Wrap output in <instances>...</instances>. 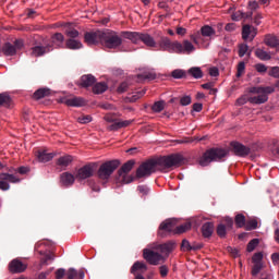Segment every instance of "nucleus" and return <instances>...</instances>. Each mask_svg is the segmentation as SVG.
Returning a JSON list of instances; mask_svg holds the SVG:
<instances>
[{
	"label": "nucleus",
	"mask_w": 279,
	"mask_h": 279,
	"mask_svg": "<svg viewBox=\"0 0 279 279\" xmlns=\"http://www.w3.org/2000/svg\"><path fill=\"white\" fill-rule=\"evenodd\" d=\"M181 162L182 156L180 155H170L159 159L147 160L138 167L136 178H149V175L156 173V171H167V169H171V167H178Z\"/></svg>",
	"instance_id": "nucleus-1"
},
{
	"label": "nucleus",
	"mask_w": 279,
	"mask_h": 279,
	"mask_svg": "<svg viewBox=\"0 0 279 279\" xmlns=\"http://www.w3.org/2000/svg\"><path fill=\"white\" fill-rule=\"evenodd\" d=\"M159 47L161 51H168V53H186L189 56L195 51V46L187 39L180 43L178 40L171 41L169 37H161Z\"/></svg>",
	"instance_id": "nucleus-2"
},
{
	"label": "nucleus",
	"mask_w": 279,
	"mask_h": 279,
	"mask_svg": "<svg viewBox=\"0 0 279 279\" xmlns=\"http://www.w3.org/2000/svg\"><path fill=\"white\" fill-rule=\"evenodd\" d=\"M276 87L274 86H267V87H251L250 93L257 96L248 97L250 104L260 105L266 104V101L269 100V96L271 93H275Z\"/></svg>",
	"instance_id": "nucleus-3"
},
{
	"label": "nucleus",
	"mask_w": 279,
	"mask_h": 279,
	"mask_svg": "<svg viewBox=\"0 0 279 279\" xmlns=\"http://www.w3.org/2000/svg\"><path fill=\"white\" fill-rule=\"evenodd\" d=\"M228 156V151L221 148H211L203 154L199 159L201 167H208L210 162H219L222 158Z\"/></svg>",
	"instance_id": "nucleus-4"
},
{
	"label": "nucleus",
	"mask_w": 279,
	"mask_h": 279,
	"mask_svg": "<svg viewBox=\"0 0 279 279\" xmlns=\"http://www.w3.org/2000/svg\"><path fill=\"white\" fill-rule=\"evenodd\" d=\"M123 43V39L119 34L111 29L102 31V47L107 49H119Z\"/></svg>",
	"instance_id": "nucleus-5"
},
{
	"label": "nucleus",
	"mask_w": 279,
	"mask_h": 279,
	"mask_svg": "<svg viewBox=\"0 0 279 279\" xmlns=\"http://www.w3.org/2000/svg\"><path fill=\"white\" fill-rule=\"evenodd\" d=\"M134 160H129L121 167L116 179L118 184H130L131 182H134V177L129 174L131 170L134 169Z\"/></svg>",
	"instance_id": "nucleus-6"
},
{
	"label": "nucleus",
	"mask_w": 279,
	"mask_h": 279,
	"mask_svg": "<svg viewBox=\"0 0 279 279\" xmlns=\"http://www.w3.org/2000/svg\"><path fill=\"white\" fill-rule=\"evenodd\" d=\"M119 165H121L119 160H110L102 163L98 169V178L100 180H109L110 175L119 169Z\"/></svg>",
	"instance_id": "nucleus-7"
},
{
	"label": "nucleus",
	"mask_w": 279,
	"mask_h": 279,
	"mask_svg": "<svg viewBox=\"0 0 279 279\" xmlns=\"http://www.w3.org/2000/svg\"><path fill=\"white\" fill-rule=\"evenodd\" d=\"M144 259L149 263V265H160V263H165L166 257H163L159 251H154L149 248H145L143 251Z\"/></svg>",
	"instance_id": "nucleus-8"
},
{
	"label": "nucleus",
	"mask_w": 279,
	"mask_h": 279,
	"mask_svg": "<svg viewBox=\"0 0 279 279\" xmlns=\"http://www.w3.org/2000/svg\"><path fill=\"white\" fill-rule=\"evenodd\" d=\"M96 169H97L96 163L94 162L87 163L77 170L75 178L78 181L88 180V178H93Z\"/></svg>",
	"instance_id": "nucleus-9"
},
{
	"label": "nucleus",
	"mask_w": 279,
	"mask_h": 279,
	"mask_svg": "<svg viewBox=\"0 0 279 279\" xmlns=\"http://www.w3.org/2000/svg\"><path fill=\"white\" fill-rule=\"evenodd\" d=\"M215 28L210 27L209 25H205L201 28V33L191 35V39L195 45H202V36L205 38H210V36H215Z\"/></svg>",
	"instance_id": "nucleus-10"
},
{
	"label": "nucleus",
	"mask_w": 279,
	"mask_h": 279,
	"mask_svg": "<svg viewBox=\"0 0 279 279\" xmlns=\"http://www.w3.org/2000/svg\"><path fill=\"white\" fill-rule=\"evenodd\" d=\"M153 250L159 252V254L167 260V258H169V254L175 250V242L170 241L163 244H157L153 247Z\"/></svg>",
	"instance_id": "nucleus-11"
},
{
	"label": "nucleus",
	"mask_w": 279,
	"mask_h": 279,
	"mask_svg": "<svg viewBox=\"0 0 279 279\" xmlns=\"http://www.w3.org/2000/svg\"><path fill=\"white\" fill-rule=\"evenodd\" d=\"M102 35L104 31H96L94 33H86L85 34V43L90 47L93 45H101L102 43Z\"/></svg>",
	"instance_id": "nucleus-12"
},
{
	"label": "nucleus",
	"mask_w": 279,
	"mask_h": 279,
	"mask_svg": "<svg viewBox=\"0 0 279 279\" xmlns=\"http://www.w3.org/2000/svg\"><path fill=\"white\" fill-rule=\"evenodd\" d=\"M27 269V264L23 263L19 258H14L9 263L10 274H23Z\"/></svg>",
	"instance_id": "nucleus-13"
},
{
	"label": "nucleus",
	"mask_w": 279,
	"mask_h": 279,
	"mask_svg": "<svg viewBox=\"0 0 279 279\" xmlns=\"http://www.w3.org/2000/svg\"><path fill=\"white\" fill-rule=\"evenodd\" d=\"M50 51H53V46H51V44L46 46H35L31 48L29 56L33 58H40V56H45V53H49Z\"/></svg>",
	"instance_id": "nucleus-14"
},
{
	"label": "nucleus",
	"mask_w": 279,
	"mask_h": 279,
	"mask_svg": "<svg viewBox=\"0 0 279 279\" xmlns=\"http://www.w3.org/2000/svg\"><path fill=\"white\" fill-rule=\"evenodd\" d=\"M256 27L244 25L242 28V38L243 40H254L256 38Z\"/></svg>",
	"instance_id": "nucleus-15"
},
{
	"label": "nucleus",
	"mask_w": 279,
	"mask_h": 279,
	"mask_svg": "<svg viewBox=\"0 0 279 279\" xmlns=\"http://www.w3.org/2000/svg\"><path fill=\"white\" fill-rule=\"evenodd\" d=\"M145 271H147V264L145 262H135L131 267V274L133 276H142Z\"/></svg>",
	"instance_id": "nucleus-16"
},
{
	"label": "nucleus",
	"mask_w": 279,
	"mask_h": 279,
	"mask_svg": "<svg viewBox=\"0 0 279 279\" xmlns=\"http://www.w3.org/2000/svg\"><path fill=\"white\" fill-rule=\"evenodd\" d=\"M123 37L131 40L134 45H138L143 38V33L140 32H124Z\"/></svg>",
	"instance_id": "nucleus-17"
},
{
	"label": "nucleus",
	"mask_w": 279,
	"mask_h": 279,
	"mask_svg": "<svg viewBox=\"0 0 279 279\" xmlns=\"http://www.w3.org/2000/svg\"><path fill=\"white\" fill-rule=\"evenodd\" d=\"M233 151L236 156H248L250 155V148L244 146L241 143H233L232 144Z\"/></svg>",
	"instance_id": "nucleus-18"
},
{
	"label": "nucleus",
	"mask_w": 279,
	"mask_h": 279,
	"mask_svg": "<svg viewBox=\"0 0 279 279\" xmlns=\"http://www.w3.org/2000/svg\"><path fill=\"white\" fill-rule=\"evenodd\" d=\"M65 106H70L72 108H80L86 104L82 97H72V98H66L64 101Z\"/></svg>",
	"instance_id": "nucleus-19"
},
{
	"label": "nucleus",
	"mask_w": 279,
	"mask_h": 279,
	"mask_svg": "<svg viewBox=\"0 0 279 279\" xmlns=\"http://www.w3.org/2000/svg\"><path fill=\"white\" fill-rule=\"evenodd\" d=\"M141 43H144V45L146 47H150L153 49H155L156 47H158V43H156V39H154V37L147 33H142V40Z\"/></svg>",
	"instance_id": "nucleus-20"
},
{
	"label": "nucleus",
	"mask_w": 279,
	"mask_h": 279,
	"mask_svg": "<svg viewBox=\"0 0 279 279\" xmlns=\"http://www.w3.org/2000/svg\"><path fill=\"white\" fill-rule=\"evenodd\" d=\"M60 180L63 186H73L75 183V175L71 174L70 172H63Z\"/></svg>",
	"instance_id": "nucleus-21"
},
{
	"label": "nucleus",
	"mask_w": 279,
	"mask_h": 279,
	"mask_svg": "<svg viewBox=\"0 0 279 279\" xmlns=\"http://www.w3.org/2000/svg\"><path fill=\"white\" fill-rule=\"evenodd\" d=\"M156 77V72L154 70H144L142 73L137 74L138 82L151 81Z\"/></svg>",
	"instance_id": "nucleus-22"
},
{
	"label": "nucleus",
	"mask_w": 279,
	"mask_h": 279,
	"mask_svg": "<svg viewBox=\"0 0 279 279\" xmlns=\"http://www.w3.org/2000/svg\"><path fill=\"white\" fill-rule=\"evenodd\" d=\"M54 156L56 154L47 153V150L37 151V160L39 162H49L50 160H53Z\"/></svg>",
	"instance_id": "nucleus-23"
},
{
	"label": "nucleus",
	"mask_w": 279,
	"mask_h": 279,
	"mask_svg": "<svg viewBox=\"0 0 279 279\" xmlns=\"http://www.w3.org/2000/svg\"><path fill=\"white\" fill-rule=\"evenodd\" d=\"M175 220L170 219L161 222L159 230H163L165 232H174L175 233Z\"/></svg>",
	"instance_id": "nucleus-24"
},
{
	"label": "nucleus",
	"mask_w": 279,
	"mask_h": 279,
	"mask_svg": "<svg viewBox=\"0 0 279 279\" xmlns=\"http://www.w3.org/2000/svg\"><path fill=\"white\" fill-rule=\"evenodd\" d=\"M96 80L95 76L87 74V75H83L81 77V83L80 86H82V88H88V86H93V84H95Z\"/></svg>",
	"instance_id": "nucleus-25"
},
{
	"label": "nucleus",
	"mask_w": 279,
	"mask_h": 279,
	"mask_svg": "<svg viewBox=\"0 0 279 279\" xmlns=\"http://www.w3.org/2000/svg\"><path fill=\"white\" fill-rule=\"evenodd\" d=\"M71 162H73V156L71 155H64L57 160L58 167H61L62 169H66Z\"/></svg>",
	"instance_id": "nucleus-26"
},
{
	"label": "nucleus",
	"mask_w": 279,
	"mask_h": 279,
	"mask_svg": "<svg viewBox=\"0 0 279 279\" xmlns=\"http://www.w3.org/2000/svg\"><path fill=\"white\" fill-rule=\"evenodd\" d=\"M65 47L66 49L75 50V49H82L83 45L80 39H66Z\"/></svg>",
	"instance_id": "nucleus-27"
},
{
	"label": "nucleus",
	"mask_w": 279,
	"mask_h": 279,
	"mask_svg": "<svg viewBox=\"0 0 279 279\" xmlns=\"http://www.w3.org/2000/svg\"><path fill=\"white\" fill-rule=\"evenodd\" d=\"M215 230V226L211 222H206L202 227L203 236L208 239V236H213V232Z\"/></svg>",
	"instance_id": "nucleus-28"
},
{
	"label": "nucleus",
	"mask_w": 279,
	"mask_h": 279,
	"mask_svg": "<svg viewBox=\"0 0 279 279\" xmlns=\"http://www.w3.org/2000/svg\"><path fill=\"white\" fill-rule=\"evenodd\" d=\"M131 120H118L113 124L109 126V130H121V128H128V125H131Z\"/></svg>",
	"instance_id": "nucleus-29"
},
{
	"label": "nucleus",
	"mask_w": 279,
	"mask_h": 279,
	"mask_svg": "<svg viewBox=\"0 0 279 279\" xmlns=\"http://www.w3.org/2000/svg\"><path fill=\"white\" fill-rule=\"evenodd\" d=\"M65 36L68 39H77L80 38V32L75 28H71V24H65Z\"/></svg>",
	"instance_id": "nucleus-30"
},
{
	"label": "nucleus",
	"mask_w": 279,
	"mask_h": 279,
	"mask_svg": "<svg viewBox=\"0 0 279 279\" xmlns=\"http://www.w3.org/2000/svg\"><path fill=\"white\" fill-rule=\"evenodd\" d=\"M51 43L52 45H50L51 47H53V45L56 47H62V45L64 44V35H62V33H57L51 37Z\"/></svg>",
	"instance_id": "nucleus-31"
},
{
	"label": "nucleus",
	"mask_w": 279,
	"mask_h": 279,
	"mask_svg": "<svg viewBox=\"0 0 279 279\" xmlns=\"http://www.w3.org/2000/svg\"><path fill=\"white\" fill-rule=\"evenodd\" d=\"M10 108L12 106V98L7 93L0 94V108Z\"/></svg>",
	"instance_id": "nucleus-32"
},
{
	"label": "nucleus",
	"mask_w": 279,
	"mask_h": 279,
	"mask_svg": "<svg viewBox=\"0 0 279 279\" xmlns=\"http://www.w3.org/2000/svg\"><path fill=\"white\" fill-rule=\"evenodd\" d=\"M49 95H51V90L49 88H39L34 93L33 97L34 99H43L45 97H49Z\"/></svg>",
	"instance_id": "nucleus-33"
},
{
	"label": "nucleus",
	"mask_w": 279,
	"mask_h": 279,
	"mask_svg": "<svg viewBox=\"0 0 279 279\" xmlns=\"http://www.w3.org/2000/svg\"><path fill=\"white\" fill-rule=\"evenodd\" d=\"M0 180H7V182H11V184H19V182H21V179L10 173H0Z\"/></svg>",
	"instance_id": "nucleus-34"
},
{
	"label": "nucleus",
	"mask_w": 279,
	"mask_h": 279,
	"mask_svg": "<svg viewBox=\"0 0 279 279\" xmlns=\"http://www.w3.org/2000/svg\"><path fill=\"white\" fill-rule=\"evenodd\" d=\"M2 53H4V56H15L16 47L8 43L2 47Z\"/></svg>",
	"instance_id": "nucleus-35"
},
{
	"label": "nucleus",
	"mask_w": 279,
	"mask_h": 279,
	"mask_svg": "<svg viewBox=\"0 0 279 279\" xmlns=\"http://www.w3.org/2000/svg\"><path fill=\"white\" fill-rule=\"evenodd\" d=\"M107 90H108V84L106 83H97L93 87V93H95V95H101V93H106Z\"/></svg>",
	"instance_id": "nucleus-36"
},
{
	"label": "nucleus",
	"mask_w": 279,
	"mask_h": 279,
	"mask_svg": "<svg viewBox=\"0 0 279 279\" xmlns=\"http://www.w3.org/2000/svg\"><path fill=\"white\" fill-rule=\"evenodd\" d=\"M191 230V222H185L175 227L174 234H184V232H189Z\"/></svg>",
	"instance_id": "nucleus-37"
},
{
	"label": "nucleus",
	"mask_w": 279,
	"mask_h": 279,
	"mask_svg": "<svg viewBox=\"0 0 279 279\" xmlns=\"http://www.w3.org/2000/svg\"><path fill=\"white\" fill-rule=\"evenodd\" d=\"M255 56L256 58H258L259 60H271V54H269V52L258 48L255 51Z\"/></svg>",
	"instance_id": "nucleus-38"
},
{
	"label": "nucleus",
	"mask_w": 279,
	"mask_h": 279,
	"mask_svg": "<svg viewBox=\"0 0 279 279\" xmlns=\"http://www.w3.org/2000/svg\"><path fill=\"white\" fill-rule=\"evenodd\" d=\"M181 250L183 252L197 251L199 250V246H191V242H189L187 240H183L181 244Z\"/></svg>",
	"instance_id": "nucleus-39"
},
{
	"label": "nucleus",
	"mask_w": 279,
	"mask_h": 279,
	"mask_svg": "<svg viewBox=\"0 0 279 279\" xmlns=\"http://www.w3.org/2000/svg\"><path fill=\"white\" fill-rule=\"evenodd\" d=\"M189 73L195 80H202V77H204V73L202 72V69H199V68H192L189 70Z\"/></svg>",
	"instance_id": "nucleus-40"
},
{
	"label": "nucleus",
	"mask_w": 279,
	"mask_h": 279,
	"mask_svg": "<svg viewBox=\"0 0 279 279\" xmlns=\"http://www.w3.org/2000/svg\"><path fill=\"white\" fill-rule=\"evenodd\" d=\"M265 43L268 47H278L279 45V40L276 36H270L268 35L266 38H265Z\"/></svg>",
	"instance_id": "nucleus-41"
},
{
	"label": "nucleus",
	"mask_w": 279,
	"mask_h": 279,
	"mask_svg": "<svg viewBox=\"0 0 279 279\" xmlns=\"http://www.w3.org/2000/svg\"><path fill=\"white\" fill-rule=\"evenodd\" d=\"M235 226L236 228H243L245 225V216L243 214L235 216Z\"/></svg>",
	"instance_id": "nucleus-42"
},
{
	"label": "nucleus",
	"mask_w": 279,
	"mask_h": 279,
	"mask_svg": "<svg viewBox=\"0 0 279 279\" xmlns=\"http://www.w3.org/2000/svg\"><path fill=\"white\" fill-rule=\"evenodd\" d=\"M258 228V220L252 219L246 222V230H256Z\"/></svg>",
	"instance_id": "nucleus-43"
},
{
	"label": "nucleus",
	"mask_w": 279,
	"mask_h": 279,
	"mask_svg": "<svg viewBox=\"0 0 279 279\" xmlns=\"http://www.w3.org/2000/svg\"><path fill=\"white\" fill-rule=\"evenodd\" d=\"M258 243H259L258 239L251 240L246 247L247 252H254L258 246Z\"/></svg>",
	"instance_id": "nucleus-44"
},
{
	"label": "nucleus",
	"mask_w": 279,
	"mask_h": 279,
	"mask_svg": "<svg viewBox=\"0 0 279 279\" xmlns=\"http://www.w3.org/2000/svg\"><path fill=\"white\" fill-rule=\"evenodd\" d=\"M165 110V101H157L153 105L154 112H162Z\"/></svg>",
	"instance_id": "nucleus-45"
},
{
	"label": "nucleus",
	"mask_w": 279,
	"mask_h": 279,
	"mask_svg": "<svg viewBox=\"0 0 279 279\" xmlns=\"http://www.w3.org/2000/svg\"><path fill=\"white\" fill-rule=\"evenodd\" d=\"M247 51H250V47L247 46V44L240 45V48H239L240 58H243V56H245V53H247Z\"/></svg>",
	"instance_id": "nucleus-46"
},
{
	"label": "nucleus",
	"mask_w": 279,
	"mask_h": 279,
	"mask_svg": "<svg viewBox=\"0 0 279 279\" xmlns=\"http://www.w3.org/2000/svg\"><path fill=\"white\" fill-rule=\"evenodd\" d=\"M186 73L182 70L172 71V77H174V80H182V77H184Z\"/></svg>",
	"instance_id": "nucleus-47"
},
{
	"label": "nucleus",
	"mask_w": 279,
	"mask_h": 279,
	"mask_svg": "<svg viewBox=\"0 0 279 279\" xmlns=\"http://www.w3.org/2000/svg\"><path fill=\"white\" fill-rule=\"evenodd\" d=\"M253 264H263V253H255L252 257Z\"/></svg>",
	"instance_id": "nucleus-48"
},
{
	"label": "nucleus",
	"mask_w": 279,
	"mask_h": 279,
	"mask_svg": "<svg viewBox=\"0 0 279 279\" xmlns=\"http://www.w3.org/2000/svg\"><path fill=\"white\" fill-rule=\"evenodd\" d=\"M93 121V117L90 116H81L77 118V122L82 124L90 123Z\"/></svg>",
	"instance_id": "nucleus-49"
},
{
	"label": "nucleus",
	"mask_w": 279,
	"mask_h": 279,
	"mask_svg": "<svg viewBox=\"0 0 279 279\" xmlns=\"http://www.w3.org/2000/svg\"><path fill=\"white\" fill-rule=\"evenodd\" d=\"M232 21H241V19H245V13L243 11H238L231 15Z\"/></svg>",
	"instance_id": "nucleus-50"
},
{
	"label": "nucleus",
	"mask_w": 279,
	"mask_h": 279,
	"mask_svg": "<svg viewBox=\"0 0 279 279\" xmlns=\"http://www.w3.org/2000/svg\"><path fill=\"white\" fill-rule=\"evenodd\" d=\"M263 269V264H254L252 269V276H258Z\"/></svg>",
	"instance_id": "nucleus-51"
},
{
	"label": "nucleus",
	"mask_w": 279,
	"mask_h": 279,
	"mask_svg": "<svg viewBox=\"0 0 279 279\" xmlns=\"http://www.w3.org/2000/svg\"><path fill=\"white\" fill-rule=\"evenodd\" d=\"M245 73V62H240L238 64V72H236V77H241Z\"/></svg>",
	"instance_id": "nucleus-52"
},
{
	"label": "nucleus",
	"mask_w": 279,
	"mask_h": 279,
	"mask_svg": "<svg viewBox=\"0 0 279 279\" xmlns=\"http://www.w3.org/2000/svg\"><path fill=\"white\" fill-rule=\"evenodd\" d=\"M0 191H10V183H8V180H0Z\"/></svg>",
	"instance_id": "nucleus-53"
},
{
	"label": "nucleus",
	"mask_w": 279,
	"mask_h": 279,
	"mask_svg": "<svg viewBox=\"0 0 279 279\" xmlns=\"http://www.w3.org/2000/svg\"><path fill=\"white\" fill-rule=\"evenodd\" d=\"M256 72L257 73H267V65L263 63H258L255 65Z\"/></svg>",
	"instance_id": "nucleus-54"
},
{
	"label": "nucleus",
	"mask_w": 279,
	"mask_h": 279,
	"mask_svg": "<svg viewBox=\"0 0 279 279\" xmlns=\"http://www.w3.org/2000/svg\"><path fill=\"white\" fill-rule=\"evenodd\" d=\"M227 252L233 256V258H236L239 256V250L232 246L227 247Z\"/></svg>",
	"instance_id": "nucleus-55"
},
{
	"label": "nucleus",
	"mask_w": 279,
	"mask_h": 279,
	"mask_svg": "<svg viewBox=\"0 0 279 279\" xmlns=\"http://www.w3.org/2000/svg\"><path fill=\"white\" fill-rule=\"evenodd\" d=\"M217 234L218 236H226V226L223 225H219L218 228H217Z\"/></svg>",
	"instance_id": "nucleus-56"
},
{
	"label": "nucleus",
	"mask_w": 279,
	"mask_h": 279,
	"mask_svg": "<svg viewBox=\"0 0 279 279\" xmlns=\"http://www.w3.org/2000/svg\"><path fill=\"white\" fill-rule=\"evenodd\" d=\"M180 104H181V106H190V104H191V96H183L180 99Z\"/></svg>",
	"instance_id": "nucleus-57"
},
{
	"label": "nucleus",
	"mask_w": 279,
	"mask_h": 279,
	"mask_svg": "<svg viewBox=\"0 0 279 279\" xmlns=\"http://www.w3.org/2000/svg\"><path fill=\"white\" fill-rule=\"evenodd\" d=\"M77 278V270L70 268L68 270V279H75Z\"/></svg>",
	"instance_id": "nucleus-58"
},
{
	"label": "nucleus",
	"mask_w": 279,
	"mask_h": 279,
	"mask_svg": "<svg viewBox=\"0 0 279 279\" xmlns=\"http://www.w3.org/2000/svg\"><path fill=\"white\" fill-rule=\"evenodd\" d=\"M137 191H140L142 195H147V193H149V187L145 185H138Z\"/></svg>",
	"instance_id": "nucleus-59"
},
{
	"label": "nucleus",
	"mask_w": 279,
	"mask_h": 279,
	"mask_svg": "<svg viewBox=\"0 0 279 279\" xmlns=\"http://www.w3.org/2000/svg\"><path fill=\"white\" fill-rule=\"evenodd\" d=\"M161 278H166V276L169 274V268L167 266H160L159 268Z\"/></svg>",
	"instance_id": "nucleus-60"
},
{
	"label": "nucleus",
	"mask_w": 279,
	"mask_h": 279,
	"mask_svg": "<svg viewBox=\"0 0 279 279\" xmlns=\"http://www.w3.org/2000/svg\"><path fill=\"white\" fill-rule=\"evenodd\" d=\"M269 75L270 77H279V68L278 66L271 68V70L269 71Z\"/></svg>",
	"instance_id": "nucleus-61"
},
{
	"label": "nucleus",
	"mask_w": 279,
	"mask_h": 279,
	"mask_svg": "<svg viewBox=\"0 0 279 279\" xmlns=\"http://www.w3.org/2000/svg\"><path fill=\"white\" fill-rule=\"evenodd\" d=\"M64 274H66V271L64 270V268H60L56 271V278L57 279H62L64 278Z\"/></svg>",
	"instance_id": "nucleus-62"
},
{
	"label": "nucleus",
	"mask_w": 279,
	"mask_h": 279,
	"mask_svg": "<svg viewBox=\"0 0 279 279\" xmlns=\"http://www.w3.org/2000/svg\"><path fill=\"white\" fill-rule=\"evenodd\" d=\"M226 32H234L236 29V24L235 23H229L225 27Z\"/></svg>",
	"instance_id": "nucleus-63"
},
{
	"label": "nucleus",
	"mask_w": 279,
	"mask_h": 279,
	"mask_svg": "<svg viewBox=\"0 0 279 279\" xmlns=\"http://www.w3.org/2000/svg\"><path fill=\"white\" fill-rule=\"evenodd\" d=\"M128 83H122L119 87H118V93H125V90H128Z\"/></svg>",
	"instance_id": "nucleus-64"
}]
</instances>
